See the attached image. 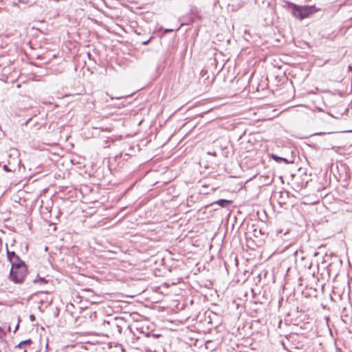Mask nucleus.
Returning <instances> with one entry per match:
<instances>
[{
    "label": "nucleus",
    "instance_id": "f257e3e1",
    "mask_svg": "<svg viewBox=\"0 0 352 352\" xmlns=\"http://www.w3.org/2000/svg\"><path fill=\"white\" fill-rule=\"evenodd\" d=\"M28 274V266L23 261L11 265L9 278L15 284H21L24 282Z\"/></svg>",
    "mask_w": 352,
    "mask_h": 352
},
{
    "label": "nucleus",
    "instance_id": "f03ea898",
    "mask_svg": "<svg viewBox=\"0 0 352 352\" xmlns=\"http://www.w3.org/2000/svg\"><path fill=\"white\" fill-rule=\"evenodd\" d=\"M289 5L293 8L292 11L293 16L300 20L309 17L320 10L315 6H298L293 3H289Z\"/></svg>",
    "mask_w": 352,
    "mask_h": 352
},
{
    "label": "nucleus",
    "instance_id": "7ed1b4c3",
    "mask_svg": "<svg viewBox=\"0 0 352 352\" xmlns=\"http://www.w3.org/2000/svg\"><path fill=\"white\" fill-rule=\"evenodd\" d=\"M6 254H7V258L11 265H12V263H18V262L21 263V261H22L21 259V258L19 257V256L18 254H16L14 251L9 250V249L8 248V245H6Z\"/></svg>",
    "mask_w": 352,
    "mask_h": 352
},
{
    "label": "nucleus",
    "instance_id": "20e7f679",
    "mask_svg": "<svg viewBox=\"0 0 352 352\" xmlns=\"http://www.w3.org/2000/svg\"><path fill=\"white\" fill-rule=\"evenodd\" d=\"M201 19V15L199 10L196 8H193L190 10L189 16L188 17L187 21L185 24L188 25L195 21L196 19Z\"/></svg>",
    "mask_w": 352,
    "mask_h": 352
},
{
    "label": "nucleus",
    "instance_id": "39448f33",
    "mask_svg": "<svg viewBox=\"0 0 352 352\" xmlns=\"http://www.w3.org/2000/svg\"><path fill=\"white\" fill-rule=\"evenodd\" d=\"M271 158L278 163L284 162L286 164L293 163V161H289L287 158L280 157L276 154H272Z\"/></svg>",
    "mask_w": 352,
    "mask_h": 352
},
{
    "label": "nucleus",
    "instance_id": "423d86ee",
    "mask_svg": "<svg viewBox=\"0 0 352 352\" xmlns=\"http://www.w3.org/2000/svg\"><path fill=\"white\" fill-rule=\"evenodd\" d=\"M231 202L232 201L228 199H219L217 201L214 202L212 205L217 204L218 206H219L222 208H226L228 205H230L231 204Z\"/></svg>",
    "mask_w": 352,
    "mask_h": 352
},
{
    "label": "nucleus",
    "instance_id": "0eeeda50",
    "mask_svg": "<svg viewBox=\"0 0 352 352\" xmlns=\"http://www.w3.org/2000/svg\"><path fill=\"white\" fill-rule=\"evenodd\" d=\"M279 198L278 202L280 204H285V199L289 197V192L287 191H280L278 192Z\"/></svg>",
    "mask_w": 352,
    "mask_h": 352
},
{
    "label": "nucleus",
    "instance_id": "6e6552de",
    "mask_svg": "<svg viewBox=\"0 0 352 352\" xmlns=\"http://www.w3.org/2000/svg\"><path fill=\"white\" fill-rule=\"evenodd\" d=\"M49 282L48 280H47L44 277H41L38 274L37 275L36 278L33 280V283L35 284H47Z\"/></svg>",
    "mask_w": 352,
    "mask_h": 352
},
{
    "label": "nucleus",
    "instance_id": "1a4fd4ad",
    "mask_svg": "<svg viewBox=\"0 0 352 352\" xmlns=\"http://www.w3.org/2000/svg\"><path fill=\"white\" fill-rule=\"evenodd\" d=\"M32 343V339H27V340H23L21 342H20L16 346L15 348H19V349H22L25 346H27V345H30Z\"/></svg>",
    "mask_w": 352,
    "mask_h": 352
},
{
    "label": "nucleus",
    "instance_id": "9d476101",
    "mask_svg": "<svg viewBox=\"0 0 352 352\" xmlns=\"http://www.w3.org/2000/svg\"><path fill=\"white\" fill-rule=\"evenodd\" d=\"M253 233L255 237H258L259 236L265 234V232H263L261 229H258L256 228L253 230Z\"/></svg>",
    "mask_w": 352,
    "mask_h": 352
},
{
    "label": "nucleus",
    "instance_id": "9b49d317",
    "mask_svg": "<svg viewBox=\"0 0 352 352\" xmlns=\"http://www.w3.org/2000/svg\"><path fill=\"white\" fill-rule=\"evenodd\" d=\"M160 30L163 32V34L175 31V30L173 28H163L162 27H161Z\"/></svg>",
    "mask_w": 352,
    "mask_h": 352
},
{
    "label": "nucleus",
    "instance_id": "f8f14e48",
    "mask_svg": "<svg viewBox=\"0 0 352 352\" xmlns=\"http://www.w3.org/2000/svg\"><path fill=\"white\" fill-rule=\"evenodd\" d=\"M153 36H151L148 40L145 41H142V44L143 45H147L153 39Z\"/></svg>",
    "mask_w": 352,
    "mask_h": 352
},
{
    "label": "nucleus",
    "instance_id": "ddd939ff",
    "mask_svg": "<svg viewBox=\"0 0 352 352\" xmlns=\"http://www.w3.org/2000/svg\"><path fill=\"white\" fill-rule=\"evenodd\" d=\"M3 168L6 172H12V170L6 164L3 165Z\"/></svg>",
    "mask_w": 352,
    "mask_h": 352
},
{
    "label": "nucleus",
    "instance_id": "4468645a",
    "mask_svg": "<svg viewBox=\"0 0 352 352\" xmlns=\"http://www.w3.org/2000/svg\"><path fill=\"white\" fill-rule=\"evenodd\" d=\"M5 335H6L5 331H3V329L1 327H0V338L3 337Z\"/></svg>",
    "mask_w": 352,
    "mask_h": 352
},
{
    "label": "nucleus",
    "instance_id": "2eb2a0df",
    "mask_svg": "<svg viewBox=\"0 0 352 352\" xmlns=\"http://www.w3.org/2000/svg\"><path fill=\"white\" fill-rule=\"evenodd\" d=\"M30 321H32V322L35 321V320H36V316H35L34 314H30Z\"/></svg>",
    "mask_w": 352,
    "mask_h": 352
},
{
    "label": "nucleus",
    "instance_id": "dca6fc26",
    "mask_svg": "<svg viewBox=\"0 0 352 352\" xmlns=\"http://www.w3.org/2000/svg\"><path fill=\"white\" fill-rule=\"evenodd\" d=\"M329 134L330 133H325V132H318V133H316L314 134V135H324V134Z\"/></svg>",
    "mask_w": 352,
    "mask_h": 352
},
{
    "label": "nucleus",
    "instance_id": "f3484780",
    "mask_svg": "<svg viewBox=\"0 0 352 352\" xmlns=\"http://www.w3.org/2000/svg\"><path fill=\"white\" fill-rule=\"evenodd\" d=\"M110 323H111V322H110V321H108V320H104V322H103V325H104V326H105L106 324L109 325V324H110Z\"/></svg>",
    "mask_w": 352,
    "mask_h": 352
},
{
    "label": "nucleus",
    "instance_id": "a211bd4d",
    "mask_svg": "<svg viewBox=\"0 0 352 352\" xmlns=\"http://www.w3.org/2000/svg\"><path fill=\"white\" fill-rule=\"evenodd\" d=\"M19 327V324L18 323V324L16 325V327H15V329H14V332H16V331L18 329Z\"/></svg>",
    "mask_w": 352,
    "mask_h": 352
},
{
    "label": "nucleus",
    "instance_id": "6ab92c4d",
    "mask_svg": "<svg viewBox=\"0 0 352 352\" xmlns=\"http://www.w3.org/2000/svg\"><path fill=\"white\" fill-rule=\"evenodd\" d=\"M348 70L349 71H352V65H349V67H348Z\"/></svg>",
    "mask_w": 352,
    "mask_h": 352
},
{
    "label": "nucleus",
    "instance_id": "aec40b11",
    "mask_svg": "<svg viewBox=\"0 0 352 352\" xmlns=\"http://www.w3.org/2000/svg\"><path fill=\"white\" fill-rule=\"evenodd\" d=\"M345 132H347V133H352V130L346 131Z\"/></svg>",
    "mask_w": 352,
    "mask_h": 352
},
{
    "label": "nucleus",
    "instance_id": "412c9836",
    "mask_svg": "<svg viewBox=\"0 0 352 352\" xmlns=\"http://www.w3.org/2000/svg\"><path fill=\"white\" fill-rule=\"evenodd\" d=\"M87 291L92 292L91 289H87Z\"/></svg>",
    "mask_w": 352,
    "mask_h": 352
}]
</instances>
